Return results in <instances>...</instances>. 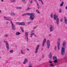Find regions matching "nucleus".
Wrapping results in <instances>:
<instances>
[{"label":"nucleus","instance_id":"1","mask_svg":"<svg viewBox=\"0 0 67 67\" xmlns=\"http://www.w3.org/2000/svg\"><path fill=\"white\" fill-rule=\"evenodd\" d=\"M66 42L64 41L63 42V47H62L61 49V54L62 55H64L65 54V48L66 47Z\"/></svg>","mask_w":67,"mask_h":67},{"label":"nucleus","instance_id":"2","mask_svg":"<svg viewBox=\"0 0 67 67\" xmlns=\"http://www.w3.org/2000/svg\"><path fill=\"white\" fill-rule=\"evenodd\" d=\"M54 19L55 20H56L57 23L58 24L59 23V18L58 16L56 15V14H54Z\"/></svg>","mask_w":67,"mask_h":67},{"label":"nucleus","instance_id":"3","mask_svg":"<svg viewBox=\"0 0 67 67\" xmlns=\"http://www.w3.org/2000/svg\"><path fill=\"white\" fill-rule=\"evenodd\" d=\"M34 14V13H33V14H32L31 15H30L29 18V19L30 20H34V17H35Z\"/></svg>","mask_w":67,"mask_h":67},{"label":"nucleus","instance_id":"4","mask_svg":"<svg viewBox=\"0 0 67 67\" xmlns=\"http://www.w3.org/2000/svg\"><path fill=\"white\" fill-rule=\"evenodd\" d=\"M28 34H29V32H26L25 34V37L26 40H27V42H28L29 40H28Z\"/></svg>","mask_w":67,"mask_h":67},{"label":"nucleus","instance_id":"5","mask_svg":"<svg viewBox=\"0 0 67 67\" xmlns=\"http://www.w3.org/2000/svg\"><path fill=\"white\" fill-rule=\"evenodd\" d=\"M3 42L4 43H5L6 44L8 51H9V44H8V42H7V41H4Z\"/></svg>","mask_w":67,"mask_h":67},{"label":"nucleus","instance_id":"6","mask_svg":"<svg viewBox=\"0 0 67 67\" xmlns=\"http://www.w3.org/2000/svg\"><path fill=\"white\" fill-rule=\"evenodd\" d=\"M54 26L53 25H52L50 26V27L49 28V29L51 32H53L54 31Z\"/></svg>","mask_w":67,"mask_h":67},{"label":"nucleus","instance_id":"7","mask_svg":"<svg viewBox=\"0 0 67 67\" xmlns=\"http://www.w3.org/2000/svg\"><path fill=\"white\" fill-rule=\"evenodd\" d=\"M47 48H49V46H50V41L49 40H48L47 42Z\"/></svg>","mask_w":67,"mask_h":67},{"label":"nucleus","instance_id":"8","mask_svg":"<svg viewBox=\"0 0 67 67\" xmlns=\"http://www.w3.org/2000/svg\"><path fill=\"white\" fill-rule=\"evenodd\" d=\"M39 47H40V45H39V44L37 46V47L36 48V50L35 51V53H37V52L38 51V48H39Z\"/></svg>","mask_w":67,"mask_h":67},{"label":"nucleus","instance_id":"9","mask_svg":"<svg viewBox=\"0 0 67 67\" xmlns=\"http://www.w3.org/2000/svg\"><path fill=\"white\" fill-rule=\"evenodd\" d=\"M48 62L50 63V65L51 67H53V66H54L53 62H52L50 60H49Z\"/></svg>","mask_w":67,"mask_h":67},{"label":"nucleus","instance_id":"10","mask_svg":"<svg viewBox=\"0 0 67 67\" xmlns=\"http://www.w3.org/2000/svg\"><path fill=\"white\" fill-rule=\"evenodd\" d=\"M4 18L5 20H8L9 21H12V19L10 18V17H4Z\"/></svg>","mask_w":67,"mask_h":67},{"label":"nucleus","instance_id":"11","mask_svg":"<svg viewBox=\"0 0 67 67\" xmlns=\"http://www.w3.org/2000/svg\"><path fill=\"white\" fill-rule=\"evenodd\" d=\"M46 38H44L43 41V42L42 43V46L43 47L44 46V45H45V43H46Z\"/></svg>","mask_w":67,"mask_h":67},{"label":"nucleus","instance_id":"12","mask_svg":"<svg viewBox=\"0 0 67 67\" xmlns=\"http://www.w3.org/2000/svg\"><path fill=\"white\" fill-rule=\"evenodd\" d=\"M28 62V59H25L24 61L23 62V64H25L26 63H27Z\"/></svg>","mask_w":67,"mask_h":67},{"label":"nucleus","instance_id":"13","mask_svg":"<svg viewBox=\"0 0 67 67\" xmlns=\"http://www.w3.org/2000/svg\"><path fill=\"white\" fill-rule=\"evenodd\" d=\"M60 47V42H58V48L59 50V48Z\"/></svg>","mask_w":67,"mask_h":67},{"label":"nucleus","instance_id":"14","mask_svg":"<svg viewBox=\"0 0 67 67\" xmlns=\"http://www.w3.org/2000/svg\"><path fill=\"white\" fill-rule=\"evenodd\" d=\"M64 18L65 19L64 22L66 24H67V19L66 17H64Z\"/></svg>","mask_w":67,"mask_h":67},{"label":"nucleus","instance_id":"15","mask_svg":"<svg viewBox=\"0 0 67 67\" xmlns=\"http://www.w3.org/2000/svg\"><path fill=\"white\" fill-rule=\"evenodd\" d=\"M49 57L50 58V59H52V53H50L49 55Z\"/></svg>","mask_w":67,"mask_h":67},{"label":"nucleus","instance_id":"16","mask_svg":"<svg viewBox=\"0 0 67 67\" xmlns=\"http://www.w3.org/2000/svg\"><path fill=\"white\" fill-rule=\"evenodd\" d=\"M53 60H58V59H57V57L56 56H53Z\"/></svg>","mask_w":67,"mask_h":67},{"label":"nucleus","instance_id":"17","mask_svg":"<svg viewBox=\"0 0 67 67\" xmlns=\"http://www.w3.org/2000/svg\"><path fill=\"white\" fill-rule=\"evenodd\" d=\"M10 23L12 25V27H15V25H14L13 24V23H12V21H10Z\"/></svg>","mask_w":67,"mask_h":67},{"label":"nucleus","instance_id":"18","mask_svg":"<svg viewBox=\"0 0 67 67\" xmlns=\"http://www.w3.org/2000/svg\"><path fill=\"white\" fill-rule=\"evenodd\" d=\"M34 1H35V2L37 3V6H38L37 7L38 9H39V7H40V6H39V5H38V3L37 2V1H36V0H34Z\"/></svg>","mask_w":67,"mask_h":67},{"label":"nucleus","instance_id":"19","mask_svg":"<svg viewBox=\"0 0 67 67\" xmlns=\"http://www.w3.org/2000/svg\"><path fill=\"white\" fill-rule=\"evenodd\" d=\"M33 35H34V36H35V37H36V35L34 34V33H33L31 34V37H32V36H33Z\"/></svg>","mask_w":67,"mask_h":67},{"label":"nucleus","instance_id":"20","mask_svg":"<svg viewBox=\"0 0 67 67\" xmlns=\"http://www.w3.org/2000/svg\"><path fill=\"white\" fill-rule=\"evenodd\" d=\"M16 35H20V34H21V33H20L19 32H17L16 33Z\"/></svg>","mask_w":67,"mask_h":67},{"label":"nucleus","instance_id":"21","mask_svg":"<svg viewBox=\"0 0 67 67\" xmlns=\"http://www.w3.org/2000/svg\"><path fill=\"white\" fill-rule=\"evenodd\" d=\"M15 15V14L14 13H13L10 14V15L11 16H14Z\"/></svg>","mask_w":67,"mask_h":67},{"label":"nucleus","instance_id":"22","mask_svg":"<svg viewBox=\"0 0 67 67\" xmlns=\"http://www.w3.org/2000/svg\"><path fill=\"white\" fill-rule=\"evenodd\" d=\"M20 25H25V23L23 22H21L20 23Z\"/></svg>","mask_w":67,"mask_h":67},{"label":"nucleus","instance_id":"23","mask_svg":"<svg viewBox=\"0 0 67 67\" xmlns=\"http://www.w3.org/2000/svg\"><path fill=\"white\" fill-rule=\"evenodd\" d=\"M33 13H26V15H31L32 14H33Z\"/></svg>","mask_w":67,"mask_h":67},{"label":"nucleus","instance_id":"24","mask_svg":"<svg viewBox=\"0 0 67 67\" xmlns=\"http://www.w3.org/2000/svg\"><path fill=\"white\" fill-rule=\"evenodd\" d=\"M16 8L17 9H22V8L20 7H16Z\"/></svg>","mask_w":67,"mask_h":67},{"label":"nucleus","instance_id":"25","mask_svg":"<svg viewBox=\"0 0 67 67\" xmlns=\"http://www.w3.org/2000/svg\"><path fill=\"white\" fill-rule=\"evenodd\" d=\"M16 24H18V25H21V23L20 22H16Z\"/></svg>","mask_w":67,"mask_h":67},{"label":"nucleus","instance_id":"26","mask_svg":"<svg viewBox=\"0 0 67 67\" xmlns=\"http://www.w3.org/2000/svg\"><path fill=\"white\" fill-rule=\"evenodd\" d=\"M21 52L22 54H24V53L23 52V50H21Z\"/></svg>","mask_w":67,"mask_h":67},{"label":"nucleus","instance_id":"27","mask_svg":"<svg viewBox=\"0 0 67 67\" xmlns=\"http://www.w3.org/2000/svg\"><path fill=\"white\" fill-rule=\"evenodd\" d=\"M15 27H12V29L13 30H15L16 28Z\"/></svg>","mask_w":67,"mask_h":67},{"label":"nucleus","instance_id":"28","mask_svg":"<svg viewBox=\"0 0 67 67\" xmlns=\"http://www.w3.org/2000/svg\"><path fill=\"white\" fill-rule=\"evenodd\" d=\"M64 4V2H62V4H60V6L61 7H62V6H63V4Z\"/></svg>","mask_w":67,"mask_h":67},{"label":"nucleus","instance_id":"29","mask_svg":"<svg viewBox=\"0 0 67 67\" xmlns=\"http://www.w3.org/2000/svg\"><path fill=\"white\" fill-rule=\"evenodd\" d=\"M20 29L21 30L22 32H24V30H23V28H22V27H21Z\"/></svg>","mask_w":67,"mask_h":67},{"label":"nucleus","instance_id":"30","mask_svg":"<svg viewBox=\"0 0 67 67\" xmlns=\"http://www.w3.org/2000/svg\"><path fill=\"white\" fill-rule=\"evenodd\" d=\"M36 12L37 13H38V14H40V12H39V11H38V10H36Z\"/></svg>","mask_w":67,"mask_h":67},{"label":"nucleus","instance_id":"31","mask_svg":"<svg viewBox=\"0 0 67 67\" xmlns=\"http://www.w3.org/2000/svg\"><path fill=\"white\" fill-rule=\"evenodd\" d=\"M53 14H51V18H53Z\"/></svg>","mask_w":67,"mask_h":67},{"label":"nucleus","instance_id":"32","mask_svg":"<svg viewBox=\"0 0 67 67\" xmlns=\"http://www.w3.org/2000/svg\"><path fill=\"white\" fill-rule=\"evenodd\" d=\"M57 60H54L53 61V62H54V63H57L58 62L57 61Z\"/></svg>","mask_w":67,"mask_h":67},{"label":"nucleus","instance_id":"33","mask_svg":"<svg viewBox=\"0 0 67 67\" xmlns=\"http://www.w3.org/2000/svg\"><path fill=\"white\" fill-rule=\"evenodd\" d=\"M10 1L12 2H15V0H10Z\"/></svg>","mask_w":67,"mask_h":67},{"label":"nucleus","instance_id":"34","mask_svg":"<svg viewBox=\"0 0 67 67\" xmlns=\"http://www.w3.org/2000/svg\"><path fill=\"white\" fill-rule=\"evenodd\" d=\"M9 52L10 53H13V50H11Z\"/></svg>","mask_w":67,"mask_h":67},{"label":"nucleus","instance_id":"35","mask_svg":"<svg viewBox=\"0 0 67 67\" xmlns=\"http://www.w3.org/2000/svg\"><path fill=\"white\" fill-rule=\"evenodd\" d=\"M39 1H41L42 4H43V1L42 0H39Z\"/></svg>","mask_w":67,"mask_h":67},{"label":"nucleus","instance_id":"36","mask_svg":"<svg viewBox=\"0 0 67 67\" xmlns=\"http://www.w3.org/2000/svg\"><path fill=\"white\" fill-rule=\"evenodd\" d=\"M59 12L60 13H62V10L61 9H60L59 10Z\"/></svg>","mask_w":67,"mask_h":67},{"label":"nucleus","instance_id":"37","mask_svg":"<svg viewBox=\"0 0 67 67\" xmlns=\"http://www.w3.org/2000/svg\"><path fill=\"white\" fill-rule=\"evenodd\" d=\"M5 36L6 37H8L9 36V35H5Z\"/></svg>","mask_w":67,"mask_h":67},{"label":"nucleus","instance_id":"38","mask_svg":"<svg viewBox=\"0 0 67 67\" xmlns=\"http://www.w3.org/2000/svg\"><path fill=\"white\" fill-rule=\"evenodd\" d=\"M63 18H61L60 19V21L62 22H63Z\"/></svg>","mask_w":67,"mask_h":67},{"label":"nucleus","instance_id":"39","mask_svg":"<svg viewBox=\"0 0 67 67\" xmlns=\"http://www.w3.org/2000/svg\"><path fill=\"white\" fill-rule=\"evenodd\" d=\"M26 15V13L22 15L23 16H24V15Z\"/></svg>","mask_w":67,"mask_h":67},{"label":"nucleus","instance_id":"40","mask_svg":"<svg viewBox=\"0 0 67 67\" xmlns=\"http://www.w3.org/2000/svg\"><path fill=\"white\" fill-rule=\"evenodd\" d=\"M30 3H33V1H32V0H31L30 1Z\"/></svg>","mask_w":67,"mask_h":67},{"label":"nucleus","instance_id":"41","mask_svg":"<svg viewBox=\"0 0 67 67\" xmlns=\"http://www.w3.org/2000/svg\"><path fill=\"white\" fill-rule=\"evenodd\" d=\"M30 8L29 7H28L26 9V10H30Z\"/></svg>","mask_w":67,"mask_h":67},{"label":"nucleus","instance_id":"42","mask_svg":"<svg viewBox=\"0 0 67 67\" xmlns=\"http://www.w3.org/2000/svg\"><path fill=\"white\" fill-rule=\"evenodd\" d=\"M58 41H60V38H58Z\"/></svg>","mask_w":67,"mask_h":67},{"label":"nucleus","instance_id":"43","mask_svg":"<svg viewBox=\"0 0 67 67\" xmlns=\"http://www.w3.org/2000/svg\"><path fill=\"white\" fill-rule=\"evenodd\" d=\"M8 23H9V22L6 21V24H8Z\"/></svg>","mask_w":67,"mask_h":67},{"label":"nucleus","instance_id":"44","mask_svg":"<svg viewBox=\"0 0 67 67\" xmlns=\"http://www.w3.org/2000/svg\"><path fill=\"white\" fill-rule=\"evenodd\" d=\"M36 27H36V26L34 27V29H36Z\"/></svg>","mask_w":67,"mask_h":67},{"label":"nucleus","instance_id":"45","mask_svg":"<svg viewBox=\"0 0 67 67\" xmlns=\"http://www.w3.org/2000/svg\"><path fill=\"white\" fill-rule=\"evenodd\" d=\"M30 23L31 22H28V23H27V24H30Z\"/></svg>","mask_w":67,"mask_h":67},{"label":"nucleus","instance_id":"46","mask_svg":"<svg viewBox=\"0 0 67 67\" xmlns=\"http://www.w3.org/2000/svg\"><path fill=\"white\" fill-rule=\"evenodd\" d=\"M56 48H57V47L56 46H55V49H56Z\"/></svg>","mask_w":67,"mask_h":67},{"label":"nucleus","instance_id":"47","mask_svg":"<svg viewBox=\"0 0 67 67\" xmlns=\"http://www.w3.org/2000/svg\"><path fill=\"white\" fill-rule=\"evenodd\" d=\"M27 50L28 51H30V50L29 49H27Z\"/></svg>","mask_w":67,"mask_h":67},{"label":"nucleus","instance_id":"48","mask_svg":"<svg viewBox=\"0 0 67 67\" xmlns=\"http://www.w3.org/2000/svg\"><path fill=\"white\" fill-rule=\"evenodd\" d=\"M25 0H22V1H23L24 2V1H25Z\"/></svg>","mask_w":67,"mask_h":67},{"label":"nucleus","instance_id":"49","mask_svg":"<svg viewBox=\"0 0 67 67\" xmlns=\"http://www.w3.org/2000/svg\"><path fill=\"white\" fill-rule=\"evenodd\" d=\"M1 12H2V11H1V10L0 9V13H1Z\"/></svg>","mask_w":67,"mask_h":67},{"label":"nucleus","instance_id":"50","mask_svg":"<svg viewBox=\"0 0 67 67\" xmlns=\"http://www.w3.org/2000/svg\"><path fill=\"white\" fill-rule=\"evenodd\" d=\"M65 9H67V6H66V7H65Z\"/></svg>","mask_w":67,"mask_h":67},{"label":"nucleus","instance_id":"51","mask_svg":"<svg viewBox=\"0 0 67 67\" xmlns=\"http://www.w3.org/2000/svg\"><path fill=\"white\" fill-rule=\"evenodd\" d=\"M2 2H3V0H1Z\"/></svg>","mask_w":67,"mask_h":67},{"label":"nucleus","instance_id":"52","mask_svg":"<svg viewBox=\"0 0 67 67\" xmlns=\"http://www.w3.org/2000/svg\"><path fill=\"white\" fill-rule=\"evenodd\" d=\"M34 32V30H33V31H31V33H33V32Z\"/></svg>","mask_w":67,"mask_h":67},{"label":"nucleus","instance_id":"53","mask_svg":"<svg viewBox=\"0 0 67 67\" xmlns=\"http://www.w3.org/2000/svg\"><path fill=\"white\" fill-rule=\"evenodd\" d=\"M42 58H43V57H44V55H42Z\"/></svg>","mask_w":67,"mask_h":67},{"label":"nucleus","instance_id":"54","mask_svg":"<svg viewBox=\"0 0 67 67\" xmlns=\"http://www.w3.org/2000/svg\"><path fill=\"white\" fill-rule=\"evenodd\" d=\"M49 36H51V35H49Z\"/></svg>","mask_w":67,"mask_h":67},{"label":"nucleus","instance_id":"55","mask_svg":"<svg viewBox=\"0 0 67 67\" xmlns=\"http://www.w3.org/2000/svg\"><path fill=\"white\" fill-rule=\"evenodd\" d=\"M52 67H54V65H53V66H52Z\"/></svg>","mask_w":67,"mask_h":67},{"label":"nucleus","instance_id":"56","mask_svg":"<svg viewBox=\"0 0 67 67\" xmlns=\"http://www.w3.org/2000/svg\"><path fill=\"white\" fill-rule=\"evenodd\" d=\"M0 58H1V57H0Z\"/></svg>","mask_w":67,"mask_h":67},{"label":"nucleus","instance_id":"57","mask_svg":"<svg viewBox=\"0 0 67 67\" xmlns=\"http://www.w3.org/2000/svg\"><path fill=\"white\" fill-rule=\"evenodd\" d=\"M62 1V0H60V1Z\"/></svg>","mask_w":67,"mask_h":67},{"label":"nucleus","instance_id":"58","mask_svg":"<svg viewBox=\"0 0 67 67\" xmlns=\"http://www.w3.org/2000/svg\"><path fill=\"white\" fill-rule=\"evenodd\" d=\"M30 1V0H29V1Z\"/></svg>","mask_w":67,"mask_h":67}]
</instances>
